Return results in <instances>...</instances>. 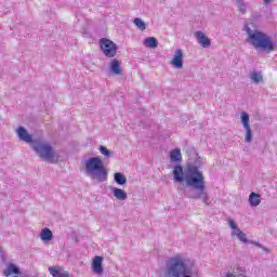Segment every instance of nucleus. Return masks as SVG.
Instances as JSON below:
<instances>
[{
    "label": "nucleus",
    "instance_id": "obj_19",
    "mask_svg": "<svg viewBox=\"0 0 277 277\" xmlns=\"http://www.w3.org/2000/svg\"><path fill=\"white\" fill-rule=\"evenodd\" d=\"M250 79L253 83H263V74L254 70L250 74Z\"/></svg>",
    "mask_w": 277,
    "mask_h": 277
},
{
    "label": "nucleus",
    "instance_id": "obj_23",
    "mask_svg": "<svg viewBox=\"0 0 277 277\" xmlns=\"http://www.w3.org/2000/svg\"><path fill=\"white\" fill-rule=\"evenodd\" d=\"M133 23L134 25H136L137 29H140L141 31H145L146 23L142 21V18L135 17Z\"/></svg>",
    "mask_w": 277,
    "mask_h": 277
},
{
    "label": "nucleus",
    "instance_id": "obj_22",
    "mask_svg": "<svg viewBox=\"0 0 277 277\" xmlns=\"http://www.w3.org/2000/svg\"><path fill=\"white\" fill-rule=\"evenodd\" d=\"M100 153L102 155H104V157H106L107 159H109V157H114L115 153L109 150L106 146L101 145L100 146Z\"/></svg>",
    "mask_w": 277,
    "mask_h": 277
},
{
    "label": "nucleus",
    "instance_id": "obj_8",
    "mask_svg": "<svg viewBox=\"0 0 277 277\" xmlns=\"http://www.w3.org/2000/svg\"><path fill=\"white\" fill-rule=\"evenodd\" d=\"M195 38L197 42L203 48V49H209L211 47V39L205 35V32L198 30L195 32Z\"/></svg>",
    "mask_w": 277,
    "mask_h": 277
},
{
    "label": "nucleus",
    "instance_id": "obj_27",
    "mask_svg": "<svg viewBox=\"0 0 277 277\" xmlns=\"http://www.w3.org/2000/svg\"><path fill=\"white\" fill-rule=\"evenodd\" d=\"M251 21L253 23H256V22L261 21V13H259V12L252 13Z\"/></svg>",
    "mask_w": 277,
    "mask_h": 277
},
{
    "label": "nucleus",
    "instance_id": "obj_15",
    "mask_svg": "<svg viewBox=\"0 0 277 277\" xmlns=\"http://www.w3.org/2000/svg\"><path fill=\"white\" fill-rule=\"evenodd\" d=\"M143 44L148 49H157L159 47V41L155 37H148L143 41Z\"/></svg>",
    "mask_w": 277,
    "mask_h": 277
},
{
    "label": "nucleus",
    "instance_id": "obj_14",
    "mask_svg": "<svg viewBox=\"0 0 277 277\" xmlns=\"http://www.w3.org/2000/svg\"><path fill=\"white\" fill-rule=\"evenodd\" d=\"M113 196H115L117 200H121V201H124L127 200V198H129V195H127V192L118 187H113Z\"/></svg>",
    "mask_w": 277,
    "mask_h": 277
},
{
    "label": "nucleus",
    "instance_id": "obj_9",
    "mask_svg": "<svg viewBox=\"0 0 277 277\" xmlns=\"http://www.w3.org/2000/svg\"><path fill=\"white\" fill-rule=\"evenodd\" d=\"M183 50L177 49L175 51V54L173 55V58L170 62V65L177 69L183 68Z\"/></svg>",
    "mask_w": 277,
    "mask_h": 277
},
{
    "label": "nucleus",
    "instance_id": "obj_10",
    "mask_svg": "<svg viewBox=\"0 0 277 277\" xmlns=\"http://www.w3.org/2000/svg\"><path fill=\"white\" fill-rule=\"evenodd\" d=\"M92 269L94 274H97L101 276L103 274L104 268H103V256L96 255L93 261H92Z\"/></svg>",
    "mask_w": 277,
    "mask_h": 277
},
{
    "label": "nucleus",
    "instance_id": "obj_21",
    "mask_svg": "<svg viewBox=\"0 0 277 277\" xmlns=\"http://www.w3.org/2000/svg\"><path fill=\"white\" fill-rule=\"evenodd\" d=\"M240 120L243 129L250 127V115H248V113L242 111L240 114Z\"/></svg>",
    "mask_w": 277,
    "mask_h": 277
},
{
    "label": "nucleus",
    "instance_id": "obj_3",
    "mask_svg": "<svg viewBox=\"0 0 277 277\" xmlns=\"http://www.w3.org/2000/svg\"><path fill=\"white\" fill-rule=\"evenodd\" d=\"M85 171L90 174L93 181H97V183H105L107 181L109 173L103 163V159L101 157H91L85 161Z\"/></svg>",
    "mask_w": 277,
    "mask_h": 277
},
{
    "label": "nucleus",
    "instance_id": "obj_31",
    "mask_svg": "<svg viewBox=\"0 0 277 277\" xmlns=\"http://www.w3.org/2000/svg\"><path fill=\"white\" fill-rule=\"evenodd\" d=\"M2 263H5V255H1Z\"/></svg>",
    "mask_w": 277,
    "mask_h": 277
},
{
    "label": "nucleus",
    "instance_id": "obj_20",
    "mask_svg": "<svg viewBox=\"0 0 277 277\" xmlns=\"http://www.w3.org/2000/svg\"><path fill=\"white\" fill-rule=\"evenodd\" d=\"M114 181L117 185H124L127 183V176H124V173L116 172L114 174Z\"/></svg>",
    "mask_w": 277,
    "mask_h": 277
},
{
    "label": "nucleus",
    "instance_id": "obj_7",
    "mask_svg": "<svg viewBox=\"0 0 277 277\" xmlns=\"http://www.w3.org/2000/svg\"><path fill=\"white\" fill-rule=\"evenodd\" d=\"M17 133V137L18 140H21L22 142H26V144H34V142H36V140H34V136L31 134H29V132H27V129H25V127L19 126L16 130Z\"/></svg>",
    "mask_w": 277,
    "mask_h": 277
},
{
    "label": "nucleus",
    "instance_id": "obj_18",
    "mask_svg": "<svg viewBox=\"0 0 277 277\" xmlns=\"http://www.w3.org/2000/svg\"><path fill=\"white\" fill-rule=\"evenodd\" d=\"M233 236H236L239 241L242 243H250V240L248 239L246 233H243L241 229L233 230L232 232Z\"/></svg>",
    "mask_w": 277,
    "mask_h": 277
},
{
    "label": "nucleus",
    "instance_id": "obj_13",
    "mask_svg": "<svg viewBox=\"0 0 277 277\" xmlns=\"http://www.w3.org/2000/svg\"><path fill=\"white\" fill-rule=\"evenodd\" d=\"M109 68L113 75H122V67H120V61H118V58H114L110 62Z\"/></svg>",
    "mask_w": 277,
    "mask_h": 277
},
{
    "label": "nucleus",
    "instance_id": "obj_2",
    "mask_svg": "<svg viewBox=\"0 0 277 277\" xmlns=\"http://www.w3.org/2000/svg\"><path fill=\"white\" fill-rule=\"evenodd\" d=\"M243 31L247 34V42L255 49H260L264 53H272L276 51V42L272 39V36L263 32L259 29L252 30L248 24L245 25Z\"/></svg>",
    "mask_w": 277,
    "mask_h": 277
},
{
    "label": "nucleus",
    "instance_id": "obj_17",
    "mask_svg": "<svg viewBox=\"0 0 277 277\" xmlns=\"http://www.w3.org/2000/svg\"><path fill=\"white\" fill-rule=\"evenodd\" d=\"M49 272L51 274V276L53 277H68V272H62L58 267L55 266H51L49 267Z\"/></svg>",
    "mask_w": 277,
    "mask_h": 277
},
{
    "label": "nucleus",
    "instance_id": "obj_26",
    "mask_svg": "<svg viewBox=\"0 0 277 277\" xmlns=\"http://www.w3.org/2000/svg\"><path fill=\"white\" fill-rule=\"evenodd\" d=\"M228 225H229L232 230H239V227L237 226V223H235V221L233 219L228 220Z\"/></svg>",
    "mask_w": 277,
    "mask_h": 277
},
{
    "label": "nucleus",
    "instance_id": "obj_6",
    "mask_svg": "<svg viewBox=\"0 0 277 277\" xmlns=\"http://www.w3.org/2000/svg\"><path fill=\"white\" fill-rule=\"evenodd\" d=\"M100 47L106 57H116V53H118V45L114 41L107 38H102L100 39Z\"/></svg>",
    "mask_w": 277,
    "mask_h": 277
},
{
    "label": "nucleus",
    "instance_id": "obj_5",
    "mask_svg": "<svg viewBox=\"0 0 277 277\" xmlns=\"http://www.w3.org/2000/svg\"><path fill=\"white\" fill-rule=\"evenodd\" d=\"M32 150L42 159L43 161H50L53 162L55 159V150H53V146L43 143L40 140H35L32 144L30 145Z\"/></svg>",
    "mask_w": 277,
    "mask_h": 277
},
{
    "label": "nucleus",
    "instance_id": "obj_30",
    "mask_svg": "<svg viewBox=\"0 0 277 277\" xmlns=\"http://www.w3.org/2000/svg\"><path fill=\"white\" fill-rule=\"evenodd\" d=\"M272 1H274V0H264V3H265V5H267V3H272Z\"/></svg>",
    "mask_w": 277,
    "mask_h": 277
},
{
    "label": "nucleus",
    "instance_id": "obj_16",
    "mask_svg": "<svg viewBox=\"0 0 277 277\" xmlns=\"http://www.w3.org/2000/svg\"><path fill=\"white\" fill-rule=\"evenodd\" d=\"M249 205L250 207H259L261 205V194L251 193L249 195Z\"/></svg>",
    "mask_w": 277,
    "mask_h": 277
},
{
    "label": "nucleus",
    "instance_id": "obj_25",
    "mask_svg": "<svg viewBox=\"0 0 277 277\" xmlns=\"http://www.w3.org/2000/svg\"><path fill=\"white\" fill-rule=\"evenodd\" d=\"M237 4L241 14H246V4L241 0H237Z\"/></svg>",
    "mask_w": 277,
    "mask_h": 277
},
{
    "label": "nucleus",
    "instance_id": "obj_29",
    "mask_svg": "<svg viewBox=\"0 0 277 277\" xmlns=\"http://www.w3.org/2000/svg\"><path fill=\"white\" fill-rule=\"evenodd\" d=\"M225 277H236V276H235V274H233V273H227V274L225 275Z\"/></svg>",
    "mask_w": 277,
    "mask_h": 277
},
{
    "label": "nucleus",
    "instance_id": "obj_24",
    "mask_svg": "<svg viewBox=\"0 0 277 277\" xmlns=\"http://www.w3.org/2000/svg\"><path fill=\"white\" fill-rule=\"evenodd\" d=\"M246 129V135H245V142L247 144H250L252 142V128H250V126Z\"/></svg>",
    "mask_w": 277,
    "mask_h": 277
},
{
    "label": "nucleus",
    "instance_id": "obj_28",
    "mask_svg": "<svg viewBox=\"0 0 277 277\" xmlns=\"http://www.w3.org/2000/svg\"><path fill=\"white\" fill-rule=\"evenodd\" d=\"M249 243L256 246V248H263L265 252H268L267 248L263 247V245H261L260 242H256L254 240H249Z\"/></svg>",
    "mask_w": 277,
    "mask_h": 277
},
{
    "label": "nucleus",
    "instance_id": "obj_4",
    "mask_svg": "<svg viewBox=\"0 0 277 277\" xmlns=\"http://www.w3.org/2000/svg\"><path fill=\"white\" fill-rule=\"evenodd\" d=\"M166 274L168 277H192V267L182 258L173 256L167 261Z\"/></svg>",
    "mask_w": 277,
    "mask_h": 277
},
{
    "label": "nucleus",
    "instance_id": "obj_1",
    "mask_svg": "<svg viewBox=\"0 0 277 277\" xmlns=\"http://www.w3.org/2000/svg\"><path fill=\"white\" fill-rule=\"evenodd\" d=\"M197 166H202V158L198 157V155L194 163H187L185 171L183 166L175 164L173 167V181L175 183H186L187 187H189L183 190L185 198L202 200L203 205L209 207L211 202L207 192V182H205V175Z\"/></svg>",
    "mask_w": 277,
    "mask_h": 277
},
{
    "label": "nucleus",
    "instance_id": "obj_11",
    "mask_svg": "<svg viewBox=\"0 0 277 277\" xmlns=\"http://www.w3.org/2000/svg\"><path fill=\"white\" fill-rule=\"evenodd\" d=\"M39 237L43 243H49V241H53V232L45 227L41 229Z\"/></svg>",
    "mask_w": 277,
    "mask_h": 277
},
{
    "label": "nucleus",
    "instance_id": "obj_12",
    "mask_svg": "<svg viewBox=\"0 0 277 277\" xmlns=\"http://www.w3.org/2000/svg\"><path fill=\"white\" fill-rule=\"evenodd\" d=\"M170 160L173 163H177V166H181V161H183V155L181 154L180 148H175V149L171 150Z\"/></svg>",
    "mask_w": 277,
    "mask_h": 277
}]
</instances>
